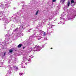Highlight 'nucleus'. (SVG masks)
I'll list each match as a JSON object with an SVG mask.
<instances>
[{
  "label": "nucleus",
  "instance_id": "nucleus-15",
  "mask_svg": "<svg viewBox=\"0 0 76 76\" xmlns=\"http://www.w3.org/2000/svg\"><path fill=\"white\" fill-rule=\"evenodd\" d=\"M7 4H5V6H7Z\"/></svg>",
  "mask_w": 76,
  "mask_h": 76
},
{
  "label": "nucleus",
  "instance_id": "nucleus-14",
  "mask_svg": "<svg viewBox=\"0 0 76 76\" xmlns=\"http://www.w3.org/2000/svg\"><path fill=\"white\" fill-rule=\"evenodd\" d=\"M25 48V47H23V49H24V48Z\"/></svg>",
  "mask_w": 76,
  "mask_h": 76
},
{
  "label": "nucleus",
  "instance_id": "nucleus-9",
  "mask_svg": "<svg viewBox=\"0 0 76 76\" xmlns=\"http://www.w3.org/2000/svg\"><path fill=\"white\" fill-rule=\"evenodd\" d=\"M53 2H56V0H52Z\"/></svg>",
  "mask_w": 76,
  "mask_h": 76
},
{
  "label": "nucleus",
  "instance_id": "nucleus-16",
  "mask_svg": "<svg viewBox=\"0 0 76 76\" xmlns=\"http://www.w3.org/2000/svg\"><path fill=\"white\" fill-rule=\"evenodd\" d=\"M50 48L52 49H53V48Z\"/></svg>",
  "mask_w": 76,
  "mask_h": 76
},
{
  "label": "nucleus",
  "instance_id": "nucleus-5",
  "mask_svg": "<svg viewBox=\"0 0 76 76\" xmlns=\"http://www.w3.org/2000/svg\"><path fill=\"white\" fill-rule=\"evenodd\" d=\"M71 3L72 4V3H75V1L73 0H71Z\"/></svg>",
  "mask_w": 76,
  "mask_h": 76
},
{
  "label": "nucleus",
  "instance_id": "nucleus-2",
  "mask_svg": "<svg viewBox=\"0 0 76 76\" xmlns=\"http://www.w3.org/2000/svg\"><path fill=\"white\" fill-rule=\"evenodd\" d=\"M22 46V44H20L18 45V48H20Z\"/></svg>",
  "mask_w": 76,
  "mask_h": 76
},
{
  "label": "nucleus",
  "instance_id": "nucleus-12",
  "mask_svg": "<svg viewBox=\"0 0 76 76\" xmlns=\"http://www.w3.org/2000/svg\"><path fill=\"white\" fill-rule=\"evenodd\" d=\"M20 75H22V73H20Z\"/></svg>",
  "mask_w": 76,
  "mask_h": 76
},
{
  "label": "nucleus",
  "instance_id": "nucleus-4",
  "mask_svg": "<svg viewBox=\"0 0 76 76\" xmlns=\"http://www.w3.org/2000/svg\"><path fill=\"white\" fill-rule=\"evenodd\" d=\"M35 48H37V49H39V48H41V47H40V46H37V45H36L35 46Z\"/></svg>",
  "mask_w": 76,
  "mask_h": 76
},
{
  "label": "nucleus",
  "instance_id": "nucleus-1",
  "mask_svg": "<svg viewBox=\"0 0 76 76\" xmlns=\"http://www.w3.org/2000/svg\"><path fill=\"white\" fill-rule=\"evenodd\" d=\"M21 65L23 67H24L25 66L27 65V64H21Z\"/></svg>",
  "mask_w": 76,
  "mask_h": 76
},
{
  "label": "nucleus",
  "instance_id": "nucleus-7",
  "mask_svg": "<svg viewBox=\"0 0 76 76\" xmlns=\"http://www.w3.org/2000/svg\"><path fill=\"white\" fill-rule=\"evenodd\" d=\"M10 53H12L13 52V50L12 49H10V50H9Z\"/></svg>",
  "mask_w": 76,
  "mask_h": 76
},
{
  "label": "nucleus",
  "instance_id": "nucleus-8",
  "mask_svg": "<svg viewBox=\"0 0 76 76\" xmlns=\"http://www.w3.org/2000/svg\"><path fill=\"white\" fill-rule=\"evenodd\" d=\"M38 12H39V10H37V11L36 13V15H38Z\"/></svg>",
  "mask_w": 76,
  "mask_h": 76
},
{
  "label": "nucleus",
  "instance_id": "nucleus-11",
  "mask_svg": "<svg viewBox=\"0 0 76 76\" xmlns=\"http://www.w3.org/2000/svg\"><path fill=\"white\" fill-rule=\"evenodd\" d=\"M4 56H5V55H6V52H5L4 54Z\"/></svg>",
  "mask_w": 76,
  "mask_h": 76
},
{
  "label": "nucleus",
  "instance_id": "nucleus-6",
  "mask_svg": "<svg viewBox=\"0 0 76 76\" xmlns=\"http://www.w3.org/2000/svg\"><path fill=\"white\" fill-rule=\"evenodd\" d=\"M4 6V5L3 4H1L0 5V7H3Z\"/></svg>",
  "mask_w": 76,
  "mask_h": 76
},
{
  "label": "nucleus",
  "instance_id": "nucleus-10",
  "mask_svg": "<svg viewBox=\"0 0 76 76\" xmlns=\"http://www.w3.org/2000/svg\"><path fill=\"white\" fill-rule=\"evenodd\" d=\"M44 35H46V33L45 32H44Z\"/></svg>",
  "mask_w": 76,
  "mask_h": 76
},
{
  "label": "nucleus",
  "instance_id": "nucleus-3",
  "mask_svg": "<svg viewBox=\"0 0 76 76\" xmlns=\"http://www.w3.org/2000/svg\"><path fill=\"white\" fill-rule=\"evenodd\" d=\"M70 1H68L67 5L68 7H69V6H70Z\"/></svg>",
  "mask_w": 76,
  "mask_h": 76
},
{
  "label": "nucleus",
  "instance_id": "nucleus-13",
  "mask_svg": "<svg viewBox=\"0 0 76 76\" xmlns=\"http://www.w3.org/2000/svg\"><path fill=\"white\" fill-rule=\"evenodd\" d=\"M38 40H39L40 39H41V38H39L38 39Z\"/></svg>",
  "mask_w": 76,
  "mask_h": 76
},
{
  "label": "nucleus",
  "instance_id": "nucleus-17",
  "mask_svg": "<svg viewBox=\"0 0 76 76\" xmlns=\"http://www.w3.org/2000/svg\"><path fill=\"white\" fill-rule=\"evenodd\" d=\"M64 1H65V0H64Z\"/></svg>",
  "mask_w": 76,
  "mask_h": 76
}]
</instances>
